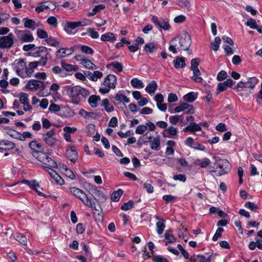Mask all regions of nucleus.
<instances>
[{"label": "nucleus", "instance_id": "obj_1", "mask_svg": "<svg viewBox=\"0 0 262 262\" xmlns=\"http://www.w3.org/2000/svg\"><path fill=\"white\" fill-rule=\"evenodd\" d=\"M12 66L16 74L22 78L31 77L34 71L31 62L27 65L25 60L23 58L15 60Z\"/></svg>", "mask_w": 262, "mask_h": 262}, {"label": "nucleus", "instance_id": "obj_2", "mask_svg": "<svg viewBox=\"0 0 262 262\" xmlns=\"http://www.w3.org/2000/svg\"><path fill=\"white\" fill-rule=\"evenodd\" d=\"M66 93L74 104H78L81 101L82 98H85L90 94L88 90L79 85L67 86Z\"/></svg>", "mask_w": 262, "mask_h": 262}, {"label": "nucleus", "instance_id": "obj_3", "mask_svg": "<svg viewBox=\"0 0 262 262\" xmlns=\"http://www.w3.org/2000/svg\"><path fill=\"white\" fill-rule=\"evenodd\" d=\"M44 143L49 147H54L58 145L60 141L56 138L55 129H51L41 134Z\"/></svg>", "mask_w": 262, "mask_h": 262}, {"label": "nucleus", "instance_id": "obj_4", "mask_svg": "<svg viewBox=\"0 0 262 262\" xmlns=\"http://www.w3.org/2000/svg\"><path fill=\"white\" fill-rule=\"evenodd\" d=\"M34 154H37L35 157L36 159L40 162L46 165V166L51 167L53 168H57V163L49 155L44 152L39 151H35Z\"/></svg>", "mask_w": 262, "mask_h": 262}, {"label": "nucleus", "instance_id": "obj_5", "mask_svg": "<svg viewBox=\"0 0 262 262\" xmlns=\"http://www.w3.org/2000/svg\"><path fill=\"white\" fill-rule=\"evenodd\" d=\"M70 192L73 195L78 198L84 205L91 206L90 198L83 191L74 187L70 188Z\"/></svg>", "mask_w": 262, "mask_h": 262}, {"label": "nucleus", "instance_id": "obj_6", "mask_svg": "<svg viewBox=\"0 0 262 262\" xmlns=\"http://www.w3.org/2000/svg\"><path fill=\"white\" fill-rule=\"evenodd\" d=\"M216 168H220L221 170L219 171L217 174L221 176L223 174H227L230 170V164L228 161L226 159H219L216 161L214 164Z\"/></svg>", "mask_w": 262, "mask_h": 262}, {"label": "nucleus", "instance_id": "obj_7", "mask_svg": "<svg viewBox=\"0 0 262 262\" xmlns=\"http://www.w3.org/2000/svg\"><path fill=\"white\" fill-rule=\"evenodd\" d=\"M14 35L12 33L7 36L0 37V48L10 49L12 48L14 45Z\"/></svg>", "mask_w": 262, "mask_h": 262}, {"label": "nucleus", "instance_id": "obj_8", "mask_svg": "<svg viewBox=\"0 0 262 262\" xmlns=\"http://www.w3.org/2000/svg\"><path fill=\"white\" fill-rule=\"evenodd\" d=\"M151 20L159 29L167 31L170 28V25L168 20L165 19L163 17L158 18L155 15H152Z\"/></svg>", "mask_w": 262, "mask_h": 262}, {"label": "nucleus", "instance_id": "obj_9", "mask_svg": "<svg viewBox=\"0 0 262 262\" xmlns=\"http://www.w3.org/2000/svg\"><path fill=\"white\" fill-rule=\"evenodd\" d=\"M180 48L181 50H187L191 45L190 36L184 32L179 36Z\"/></svg>", "mask_w": 262, "mask_h": 262}, {"label": "nucleus", "instance_id": "obj_10", "mask_svg": "<svg viewBox=\"0 0 262 262\" xmlns=\"http://www.w3.org/2000/svg\"><path fill=\"white\" fill-rule=\"evenodd\" d=\"M26 88L32 91H36L39 89H45L44 82L41 81L31 79L26 84Z\"/></svg>", "mask_w": 262, "mask_h": 262}, {"label": "nucleus", "instance_id": "obj_11", "mask_svg": "<svg viewBox=\"0 0 262 262\" xmlns=\"http://www.w3.org/2000/svg\"><path fill=\"white\" fill-rule=\"evenodd\" d=\"M15 32L20 41L23 42H31L34 40L32 33L25 30H16Z\"/></svg>", "mask_w": 262, "mask_h": 262}, {"label": "nucleus", "instance_id": "obj_12", "mask_svg": "<svg viewBox=\"0 0 262 262\" xmlns=\"http://www.w3.org/2000/svg\"><path fill=\"white\" fill-rule=\"evenodd\" d=\"M56 8L55 4L51 1H46L38 4L35 8V11L38 13L43 11L46 9L54 10Z\"/></svg>", "mask_w": 262, "mask_h": 262}, {"label": "nucleus", "instance_id": "obj_13", "mask_svg": "<svg viewBox=\"0 0 262 262\" xmlns=\"http://www.w3.org/2000/svg\"><path fill=\"white\" fill-rule=\"evenodd\" d=\"M174 111L176 113L186 111V113L187 114H193L194 113V107L187 103L180 104L178 106L174 108Z\"/></svg>", "mask_w": 262, "mask_h": 262}, {"label": "nucleus", "instance_id": "obj_14", "mask_svg": "<svg viewBox=\"0 0 262 262\" xmlns=\"http://www.w3.org/2000/svg\"><path fill=\"white\" fill-rule=\"evenodd\" d=\"M67 157L73 163H75L78 159V154L73 145H68L66 151Z\"/></svg>", "mask_w": 262, "mask_h": 262}, {"label": "nucleus", "instance_id": "obj_15", "mask_svg": "<svg viewBox=\"0 0 262 262\" xmlns=\"http://www.w3.org/2000/svg\"><path fill=\"white\" fill-rule=\"evenodd\" d=\"M85 26H86V24L81 21H68L65 24L64 30L68 34H70L72 31L77 27Z\"/></svg>", "mask_w": 262, "mask_h": 262}, {"label": "nucleus", "instance_id": "obj_16", "mask_svg": "<svg viewBox=\"0 0 262 262\" xmlns=\"http://www.w3.org/2000/svg\"><path fill=\"white\" fill-rule=\"evenodd\" d=\"M28 96L27 93L24 92L20 93L19 96L20 103L23 105V109L26 112L29 111L32 108L29 104Z\"/></svg>", "mask_w": 262, "mask_h": 262}, {"label": "nucleus", "instance_id": "obj_17", "mask_svg": "<svg viewBox=\"0 0 262 262\" xmlns=\"http://www.w3.org/2000/svg\"><path fill=\"white\" fill-rule=\"evenodd\" d=\"M42 167L47 171L51 177L53 179L55 182L60 184L62 185L63 184V179L60 177V176L55 171L53 170L51 167L42 166Z\"/></svg>", "mask_w": 262, "mask_h": 262}, {"label": "nucleus", "instance_id": "obj_18", "mask_svg": "<svg viewBox=\"0 0 262 262\" xmlns=\"http://www.w3.org/2000/svg\"><path fill=\"white\" fill-rule=\"evenodd\" d=\"M116 83V77L114 75L109 74L104 78L103 84L110 89H115Z\"/></svg>", "mask_w": 262, "mask_h": 262}, {"label": "nucleus", "instance_id": "obj_19", "mask_svg": "<svg viewBox=\"0 0 262 262\" xmlns=\"http://www.w3.org/2000/svg\"><path fill=\"white\" fill-rule=\"evenodd\" d=\"M74 49L73 47L69 48H62L58 49L56 52V57L60 59L68 56L73 53Z\"/></svg>", "mask_w": 262, "mask_h": 262}, {"label": "nucleus", "instance_id": "obj_20", "mask_svg": "<svg viewBox=\"0 0 262 262\" xmlns=\"http://www.w3.org/2000/svg\"><path fill=\"white\" fill-rule=\"evenodd\" d=\"M92 195L98 203H103L106 201L107 196L101 191L94 188L92 189Z\"/></svg>", "mask_w": 262, "mask_h": 262}, {"label": "nucleus", "instance_id": "obj_21", "mask_svg": "<svg viewBox=\"0 0 262 262\" xmlns=\"http://www.w3.org/2000/svg\"><path fill=\"white\" fill-rule=\"evenodd\" d=\"M23 21L24 23V27L26 28L34 30L36 27H38V25L36 23L34 20L28 18V17L24 18L23 19Z\"/></svg>", "mask_w": 262, "mask_h": 262}, {"label": "nucleus", "instance_id": "obj_22", "mask_svg": "<svg viewBox=\"0 0 262 262\" xmlns=\"http://www.w3.org/2000/svg\"><path fill=\"white\" fill-rule=\"evenodd\" d=\"M183 131L185 132H190L191 133H194L196 131H200L202 130L201 127L199 124H196L194 122L190 123L188 125L183 128Z\"/></svg>", "mask_w": 262, "mask_h": 262}, {"label": "nucleus", "instance_id": "obj_23", "mask_svg": "<svg viewBox=\"0 0 262 262\" xmlns=\"http://www.w3.org/2000/svg\"><path fill=\"white\" fill-rule=\"evenodd\" d=\"M86 76L90 80L96 81L98 79L101 78L103 76V74L99 71H95L93 73L88 72Z\"/></svg>", "mask_w": 262, "mask_h": 262}, {"label": "nucleus", "instance_id": "obj_24", "mask_svg": "<svg viewBox=\"0 0 262 262\" xmlns=\"http://www.w3.org/2000/svg\"><path fill=\"white\" fill-rule=\"evenodd\" d=\"M198 98V93L193 92H189L183 96L184 101L191 103L194 101Z\"/></svg>", "mask_w": 262, "mask_h": 262}, {"label": "nucleus", "instance_id": "obj_25", "mask_svg": "<svg viewBox=\"0 0 262 262\" xmlns=\"http://www.w3.org/2000/svg\"><path fill=\"white\" fill-rule=\"evenodd\" d=\"M30 148L32 150V155L36 157L37 154H35V151H37L36 149H40L42 147L41 144L39 143L36 140H32L29 143Z\"/></svg>", "mask_w": 262, "mask_h": 262}, {"label": "nucleus", "instance_id": "obj_26", "mask_svg": "<svg viewBox=\"0 0 262 262\" xmlns=\"http://www.w3.org/2000/svg\"><path fill=\"white\" fill-rule=\"evenodd\" d=\"M158 85L154 80L150 81L145 88V91L150 95H152L155 93Z\"/></svg>", "mask_w": 262, "mask_h": 262}, {"label": "nucleus", "instance_id": "obj_27", "mask_svg": "<svg viewBox=\"0 0 262 262\" xmlns=\"http://www.w3.org/2000/svg\"><path fill=\"white\" fill-rule=\"evenodd\" d=\"M176 69L183 68L185 67V61L183 57H177L173 61Z\"/></svg>", "mask_w": 262, "mask_h": 262}, {"label": "nucleus", "instance_id": "obj_28", "mask_svg": "<svg viewBox=\"0 0 262 262\" xmlns=\"http://www.w3.org/2000/svg\"><path fill=\"white\" fill-rule=\"evenodd\" d=\"M101 40L103 41L114 42L116 40V38L114 33L108 32L101 35Z\"/></svg>", "mask_w": 262, "mask_h": 262}, {"label": "nucleus", "instance_id": "obj_29", "mask_svg": "<svg viewBox=\"0 0 262 262\" xmlns=\"http://www.w3.org/2000/svg\"><path fill=\"white\" fill-rule=\"evenodd\" d=\"M157 47L154 42H149L145 45L144 47V51L148 53H152L156 51Z\"/></svg>", "mask_w": 262, "mask_h": 262}, {"label": "nucleus", "instance_id": "obj_30", "mask_svg": "<svg viewBox=\"0 0 262 262\" xmlns=\"http://www.w3.org/2000/svg\"><path fill=\"white\" fill-rule=\"evenodd\" d=\"M61 64L62 68L64 69L66 71L68 72H72V71H76L78 70V67L76 66L67 63L64 61H61Z\"/></svg>", "mask_w": 262, "mask_h": 262}, {"label": "nucleus", "instance_id": "obj_31", "mask_svg": "<svg viewBox=\"0 0 262 262\" xmlns=\"http://www.w3.org/2000/svg\"><path fill=\"white\" fill-rule=\"evenodd\" d=\"M115 99L118 102V103H128L129 102L128 98H127L125 95L119 93H117L115 95Z\"/></svg>", "mask_w": 262, "mask_h": 262}, {"label": "nucleus", "instance_id": "obj_32", "mask_svg": "<svg viewBox=\"0 0 262 262\" xmlns=\"http://www.w3.org/2000/svg\"><path fill=\"white\" fill-rule=\"evenodd\" d=\"M193 75L191 79L195 82L201 83L203 81V78L201 77V72L200 70L192 71Z\"/></svg>", "mask_w": 262, "mask_h": 262}, {"label": "nucleus", "instance_id": "obj_33", "mask_svg": "<svg viewBox=\"0 0 262 262\" xmlns=\"http://www.w3.org/2000/svg\"><path fill=\"white\" fill-rule=\"evenodd\" d=\"M160 139L159 137L154 138L153 140L150 141V148L153 150H159L160 149Z\"/></svg>", "mask_w": 262, "mask_h": 262}, {"label": "nucleus", "instance_id": "obj_34", "mask_svg": "<svg viewBox=\"0 0 262 262\" xmlns=\"http://www.w3.org/2000/svg\"><path fill=\"white\" fill-rule=\"evenodd\" d=\"M47 61V57H41L39 61H33L31 62V64L33 68V69L37 68L38 66H40L41 67L45 66Z\"/></svg>", "mask_w": 262, "mask_h": 262}, {"label": "nucleus", "instance_id": "obj_35", "mask_svg": "<svg viewBox=\"0 0 262 262\" xmlns=\"http://www.w3.org/2000/svg\"><path fill=\"white\" fill-rule=\"evenodd\" d=\"M195 163L201 168H204L207 167L210 164V160L206 158L202 160L197 159Z\"/></svg>", "mask_w": 262, "mask_h": 262}, {"label": "nucleus", "instance_id": "obj_36", "mask_svg": "<svg viewBox=\"0 0 262 262\" xmlns=\"http://www.w3.org/2000/svg\"><path fill=\"white\" fill-rule=\"evenodd\" d=\"M14 238L23 245H27L28 241L27 237L19 233H17L14 235Z\"/></svg>", "mask_w": 262, "mask_h": 262}, {"label": "nucleus", "instance_id": "obj_37", "mask_svg": "<svg viewBox=\"0 0 262 262\" xmlns=\"http://www.w3.org/2000/svg\"><path fill=\"white\" fill-rule=\"evenodd\" d=\"M130 84L133 88L136 89H141L143 88L144 86L142 81L136 78H134L131 80Z\"/></svg>", "mask_w": 262, "mask_h": 262}, {"label": "nucleus", "instance_id": "obj_38", "mask_svg": "<svg viewBox=\"0 0 262 262\" xmlns=\"http://www.w3.org/2000/svg\"><path fill=\"white\" fill-rule=\"evenodd\" d=\"M123 191L119 189L117 191H114L111 195V199L113 202H118L121 195L123 194Z\"/></svg>", "mask_w": 262, "mask_h": 262}, {"label": "nucleus", "instance_id": "obj_39", "mask_svg": "<svg viewBox=\"0 0 262 262\" xmlns=\"http://www.w3.org/2000/svg\"><path fill=\"white\" fill-rule=\"evenodd\" d=\"M165 220H160L156 223L157 231L158 233L160 235L162 234L163 231L165 228V225L164 224Z\"/></svg>", "mask_w": 262, "mask_h": 262}, {"label": "nucleus", "instance_id": "obj_40", "mask_svg": "<svg viewBox=\"0 0 262 262\" xmlns=\"http://www.w3.org/2000/svg\"><path fill=\"white\" fill-rule=\"evenodd\" d=\"M100 100V98L99 96L92 95L89 97L88 101L92 107H95L97 105V102Z\"/></svg>", "mask_w": 262, "mask_h": 262}, {"label": "nucleus", "instance_id": "obj_41", "mask_svg": "<svg viewBox=\"0 0 262 262\" xmlns=\"http://www.w3.org/2000/svg\"><path fill=\"white\" fill-rule=\"evenodd\" d=\"M102 105L105 108L107 112H112L114 110V107L111 105L107 99H104L102 101Z\"/></svg>", "mask_w": 262, "mask_h": 262}, {"label": "nucleus", "instance_id": "obj_42", "mask_svg": "<svg viewBox=\"0 0 262 262\" xmlns=\"http://www.w3.org/2000/svg\"><path fill=\"white\" fill-rule=\"evenodd\" d=\"M258 80L255 77L249 78L246 82V85L248 88L253 89L255 85L258 83Z\"/></svg>", "mask_w": 262, "mask_h": 262}, {"label": "nucleus", "instance_id": "obj_43", "mask_svg": "<svg viewBox=\"0 0 262 262\" xmlns=\"http://www.w3.org/2000/svg\"><path fill=\"white\" fill-rule=\"evenodd\" d=\"M82 65L88 69H97V66L94 64L90 60L85 59L83 62H82Z\"/></svg>", "mask_w": 262, "mask_h": 262}, {"label": "nucleus", "instance_id": "obj_44", "mask_svg": "<svg viewBox=\"0 0 262 262\" xmlns=\"http://www.w3.org/2000/svg\"><path fill=\"white\" fill-rule=\"evenodd\" d=\"M33 137L34 136L32 133L28 132H24L22 134H20L19 140L23 141L27 139H32Z\"/></svg>", "mask_w": 262, "mask_h": 262}, {"label": "nucleus", "instance_id": "obj_45", "mask_svg": "<svg viewBox=\"0 0 262 262\" xmlns=\"http://www.w3.org/2000/svg\"><path fill=\"white\" fill-rule=\"evenodd\" d=\"M221 42V40L219 37H216L214 40L211 42L212 49L213 50L216 51L219 48V46Z\"/></svg>", "mask_w": 262, "mask_h": 262}, {"label": "nucleus", "instance_id": "obj_46", "mask_svg": "<svg viewBox=\"0 0 262 262\" xmlns=\"http://www.w3.org/2000/svg\"><path fill=\"white\" fill-rule=\"evenodd\" d=\"M170 232H171L170 230L168 231L164 235L165 238L167 240L166 243V245H167L168 243H174L176 240L175 237L169 233Z\"/></svg>", "mask_w": 262, "mask_h": 262}, {"label": "nucleus", "instance_id": "obj_47", "mask_svg": "<svg viewBox=\"0 0 262 262\" xmlns=\"http://www.w3.org/2000/svg\"><path fill=\"white\" fill-rule=\"evenodd\" d=\"M90 203H91V206H87L89 207H91L92 209H93V210L95 211L96 212H98V214L99 215H100V211L102 210V208H101V207L100 206V205L99 204L97 205L94 202H93L92 203L91 198H90Z\"/></svg>", "mask_w": 262, "mask_h": 262}, {"label": "nucleus", "instance_id": "obj_48", "mask_svg": "<svg viewBox=\"0 0 262 262\" xmlns=\"http://www.w3.org/2000/svg\"><path fill=\"white\" fill-rule=\"evenodd\" d=\"M200 59L198 58H193L191 61V67L190 69L191 71L199 70V65L200 63Z\"/></svg>", "mask_w": 262, "mask_h": 262}, {"label": "nucleus", "instance_id": "obj_49", "mask_svg": "<svg viewBox=\"0 0 262 262\" xmlns=\"http://www.w3.org/2000/svg\"><path fill=\"white\" fill-rule=\"evenodd\" d=\"M133 206V201L132 200H129L127 203H123L121 207V209L123 210L127 211L132 208Z\"/></svg>", "mask_w": 262, "mask_h": 262}, {"label": "nucleus", "instance_id": "obj_50", "mask_svg": "<svg viewBox=\"0 0 262 262\" xmlns=\"http://www.w3.org/2000/svg\"><path fill=\"white\" fill-rule=\"evenodd\" d=\"M20 133L16 132L14 130L10 129L7 132V134L9 135L10 137L13 138L17 139L19 140V138L20 136Z\"/></svg>", "mask_w": 262, "mask_h": 262}, {"label": "nucleus", "instance_id": "obj_51", "mask_svg": "<svg viewBox=\"0 0 262 262\" xmlns=\"http://www.w3.org/2000/svg\"><path fill=\"white\" fill-rule=\"evenodd\" d=\"M47 23L54 28L57 27L58 25L57 19L54 16H50L47 19Z\"/></svg>", "mask_w": 262, "mask_h": 262}, {"label": "nucleus", "instance_id": "obj_52", "mask_svg": "<svg viewBox=\"0 0 262 262\" xmlns=\"http://www.w3.org/2000/svg\"><path fill=\"white\" fill-rule=\"evenodd\" d=\"M179 5L182 8H185L189 10L191 9V5L188 0H180Z\"/></svg>", "mask_w": 262, "mask_h": 262}, {"label": "nucleus", "instance_id": "obj_53", "mask_svg": "<svg viewBox=\"0 0 262 262\" xmlns=\"http://www.w3.org/2000/svg\"><path fill=\"white\" fill-rule=\"evenodd\" d=\"M246 25L251 29H255V28H257V24L256 21L253 18H250L248 19L246 23Z\"/></svg>", "mask_w": 262, "mask_h": 262}, {"label": "nucleus", "instance_id": "obj_54", "mask_svg": "<svg viewBox=\"0 0 262 262\" xmlns=\"http://www.w3.org/2000/svg\"><path fill=\"white\" fill-rule=\"evenodd\" d=\"M46 41L51 47H59L60 45L59 42L57 39L51 37L48 38Z\"/></svg>", "mask_w": 262, "mask_h": 262}, {"label": "nucleus", "instance_id": "obj_55", "mask_svg": "<svg viewBox=\"0 0 262 262\" xmlns=\"http://www.w3.org/2000/svg\"><path fill=\"white\" fill-rule=\"evenodd\" d=\"M4 146L5 147L4 149L6 150L13 149L15 147V144L8 140H5Z\"/></svg>", "mask_w": 262, "mask_h": 262}, {"label": "nucleus", "instance_id": "obj_56", "mask_svg": "<svg viewBox=\"0 0 262 262\" xmlns=\"http://www.w3.org/2000/svg\"><path fill=\"white\" fill-rule=\"evenodd\" d=\"M245 207L249 209L251 211H256L258 209V206L253 202H248L245 204Z\"/></svg>", "mask_w": 262, "mask_h": 262}, {"label": "nucleus", "instance_id": "obj_57", "mask_svg": "<svg viewBox=\"0 0 262 262\" xmlns=\"http://www.w3.org/2000/svg\"><path fill=\"white\" fill-rule=\"evenodd\" d=\"M182 117V115H176L170 116L169 118V122L171 124L173 125H176L179 121L180 118Z\"/></svg>", "mask_w": 262, "mask_h": 262}, {"label": "nucleus", "instance_id": "obj_58", "mask_svg": "<svg viewBox=\"0 0 262 262\" xmlns=\"http://www.w3.org/2000/svg\"><path fill=\"white\" fill-rule=\"evenodd\" d=\"M22 183L27 185L29 186L30 188H36L35 187H39V185L38 183H36V181H28L27 180H24L22 181Z\"/></svg>", "mask_w": 262, "mask_h": 262}, {"label": "nucleus", "instance_id": "obj_59", "mask_svg": "<svg viewBox=\"0 0 262 262\" xmlns=\"http://www.w3.org/2000/svg\"><path fill=\"white\" fill-rule=\"evenodd\" d=\"M80 49L83 53L86 54H93L94 53V51L92 48L86 46H82Z\"/></svg>", "mask_w": 262, "mask_h": 262}, {"label": "nucleus", "instance_id": "obj_60", "mask_svg": "<svg viewBox=\"0 0 262 262\" xmlns=\"http://www.w3.org/2000/svg\"><path fill=\"white\" fill-rule=\"evenodd\" d=\"M88 32L90 36L94 39H96L99 37V34L97 32L95 31L93 28H89L87 29Z\"/></svg>", "mask_w": 262, "mask_h": 262}, {"label": "nucleus", "instance_id": "obj_61", "mask_svg": "<svg viewBox=\"0 0 262 262\" xmlns=\"http://www.w3.org/2000/svg\"><path fill=\"white\" fill-rule=\"evenodd\" d=\"M146 130H147V126L140 125L137 126L135 132L137 134L143 135Z\"/></svg>", "mask_w": 262, "mask_h": 262}, {"label": "nucleus", "instance_id": "obj_62", "mask_svg": "<svg viewBox=\"0 0 262 262\" xmlns=\"http://www.w3.org/2000/svg\"><path fill=\"white\" fill-rule=\"evenodd\" d=\"M37 35L40 38H47L48 37L47 32L41 29H37Z\"/></svg>", "mask_w": 262, "mask_h": 262}, {"label": "nucleus", "instance_id": "obj_63", "mask_svg": "<svg viewBox=\"0 0 262 262\" xmlns=\"http://www.w3.org/2000/svg\"><path fill=\"white\" fill-rule=\"evenodd\" d=\"M111 65L114 68L117 70L118 72H121L123 70V66L122 64L118 61H114L111 63Z\"/></svg>", "mask_w": 262, "mask_h": 262}, {"label": "nucleus", "instance_id": "obj_64", "mask_svg": "<svg viewBox=\"0 0 262 262\" xmlns=\"http://www.w3.org/2000/svg\"><path fill=\"white\" fill-rule=\"evenodd\" d=\"M197 258L199 262H211V255L206 257L203 255H198Z\"/></svg>", "mask_w": 262, "mask_h": 262}]
</instances>
